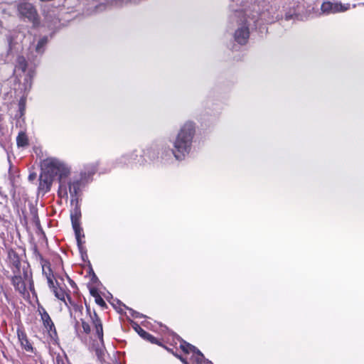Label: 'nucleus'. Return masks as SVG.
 <instances>
[{
    "label": "nucleus",
    "instance_id": "bb28decb",
    "mask_svg": "<svg viewBox=\"0 0 364 364\" xmlns=\"http://www.w3.org/2000/svg\"><path fill=\"white\" fill-rule=\"evenodd\" d=\"M43 274L46 275V277H47V275L49 274V273H51V270L50 269L49 267H45L44 265L43 266Z\"/></svg>",
    "mask_w": 364,
    "mask_h": 364
},
{
    "label": "nucleus",
    "instance_id": "a211bd4d",
    "mask_svg": "<svg viewBox=\"0 0 364 364\" xmlns=\"http://www.w3.org/2000/svg\"><path fill=\"white\" fill-rule=\"evenodd\" d=\"M27 68V62L23 56H18L16 61V69L23 73L26 72Z\"/></svg>",
    "mask_w": 364,
    "mask_h": 364
},
{
    "label": "nucleus",
    "instance_id": "f704fd0d",
    "mask_svg": "<svg viewBox=\"0 0 364 364\" xmlns=\"http://www.w3.org/2000/svg\"><path fill=\"white\" fill-rule=\"evenodd\" d=\"M122 159H124V160H127V156H122Z\"/></svg>",
    "mask_w": 364,
    "mask_h": 364
},
{
    "label": "nucleus",
    "instance_id": "c756f323",
    "mask_svg": "<svg viewBox=\"0 0 364 364\" xmlns=\"http://www.w3.org/2000/svg\"><path fill=\"white\" fill-rule=\"evenodd\" d=\"M56 364H64L63 359L59 356L56 358Z\"/></svg>",
    "mask_w": 364,
    "mask_h": 364
},
{
    "label": "nucleus",
    "instance_id": "412c9836",
    "mask_svg": "<svg viewBox=\"0 0 364 364\" xmlns=\"http://www.w3.org/2000/svg\"><path fill=\"white\" fill-rule=\"evenodd\" d=\"M48 42V38L44 36L41 38L36 46V50L38 53H42L43 51V47Z\"/></svg>",
    "mask_w": 364,
    "mask_h": 364
},
{
    "label": "nucleus",
    "instance_id": "a878e982",
    "mask_svg": "<svg viewBox=\"0 0 364 364\" xmlns=\"http://www.w3.org/2000/svg\"><path fill=\"white\" fill-rule=\"evenodd\" d=\"M95 302L100 305V306H106V304L105 302V301L103 300V299L100 296V295H97L95 296Z\"/></svg>",
    "mask_w": 364,
    "mask_h": 364
},
{
    "label": "nucleus",
    "instance_id": "4468645a",
    "mask_svg": "<svg viewBox=\"0 0 364 364\" xmlns=\"http://www.w3.org/2000/svg\"><path fill=\"white\" fill-rule=\"evenodd\" d=\"M8 257H9V262L12 267V271L13 270H18V271L22 270L23 267H21V263L19 257L15 251L9 250Z\"/></svg>",
    "mask_w": 364,
    "mask_h": 364
},
{
    "label": "nucleus",
    "instance_id": "ddd939ff",
    "mask_svg": "<svg viewBox=\"0 0 364 364\" xmlns=\"http://www.w3.org/2000/svg\"><path fill=\"white\" fill-rule=\"evenodd\" d=\"M67 191L69 192L71 197H76L80 190L81 181L80 179L66 181Z\"/></svg>",
    "mask_w": 364,
    "mask_h": 364
},
{
    "label": "nucleus",
    "instance_id": "c85d7f7f",
    "mask_svg": "<svg viewBox=\"0 0 364 364\" xmlns=\"http://www.w3.org/2000/svg\"><path fill=\"white\" fill-rule=\"evenodd\" d=\"M177 358H178L180 359V360L184 363V364H189L188 363V361L186 360V359L183 358L182 356H180V355H177Z\"/></svg>",
    "mask_w": 364,
    "mask_h": 364
},
{
    "label": "nucleus",
    "instance_id": "cd10ccee",
    "mask_svg": "<svg viewBox=\"0 0 364 364\" xmlns=\"http://www.w3.org/2000/svg\"><path fill=\"white\" fill-rule=\"evenodd\" d=\"M97 170V168L95 165H92L91 166V170L90 171H88V174L90 175V174H93Z\"/></svg>",
    "mask_w": 364,
    "mask_h": 364
},
{
    "label": "nucleus",
    "instance_id": "6ab92c4d",
    "mask_svg": "<svg viewBox=\"0 0 364 364\" xmlns=\"http://www.w3.org/2000/svg\"><path fill=\"white\" fill-rule=\"evenodd\" d=\"M16 143L18 146H25L28 145V138L26 134L21 132L16 137Z\"/></svg>",
    "mask_w": 364,
    "mask_h": 364
},
{
    "label": "nucleus",
    "instance_id": "7ed1b4c3",
    "mask_svg": "<svg viewBox=\"0 0 364 364\" xmlns=\"http://www.w3.org/2000/svg\"><path fill=\"white\" fill-rule=\"evenodd\" d=\"M14 275L11 277V283L19 294L24 295L26 292L27 286L31 291L33 289L32 274L29 266L23 265L22 270H13Z\"/></svg>",
    "mask_w": 364,
    "mask_h": 364
},
{
    "label": "nucleus",
    "instance_id": "aec40b11",
    "mask_svg": "<svg viewBox=\"0 0 364 364\" xmlns=\"http://www.w3.org/2000/svg\"><path fill=\"white\" fill-rule=\"evenodd\" d=\"M80 211L79 208H75L71 213V221L73 225V222H77V224H80Z\"/></svg>",
    "mask_w": 364,
    "mask_h": 364
},
{
    "label": "nucleus",
    "instance_id": "20e7f679",
    "mask_svg": "<svg viewBox=\"0 0 364 364\" xmlns=\"http://www.w3.org/2000/svg\"><path fill=\"white\" fill-rule=\"evenodd\" d=\"M180 348L185 353H191L190 360L196 363V364H213L211 361L206 360L203 354L194 346L183 341L180 345Z\"/></svg>",
    "mask_w": 364,
    "mask_h": 364
},
{
    "label": "nucleus",
    "instance_id": "1a4fd4ad",
    "mask_svg": "<svg viewBox=\"0 0 364 364\" xmlns=\"http://www.w3.org/2000/svg\"><path fill=\"white\" fill-rule=\"evenodd\" d=\"M53 180L54 178L52 176L41 170L39 177L38 191L43 194L48 193L50 190Z\"/></svg>",
    "mask_w": 364,
    "mask_h": 364
},
{
    "label": "nucleus",
    "instance_id": "2eb2a0df",
    "mask_svg": "<svg viewBox=\"0 0 364 364\" xmlns=\"http://www.w3.org/2000/svg\"><path fill=\"white\" fill-rule=\"evenodd\" d=\"M40 314H41V319L43 321L44 326L48 331H52L53 328H54V324H53L49 314L47 313V311L44 309H42V310L40 311Z\"/></svg>",
    "mask_w": 364,
    "mask_h": 364
},
{
    "label": "nucleus",
    "instance_id": "473e14b6",
    "mask_svg": "<svg viewBox=\"0 0 364 364\" xmlns=\"http://www.w3.org/2000/svg\"><path fill=\"white\" fill-rule=\"evenodd\" d=\"M290 18H291L290 16H288V15L286 16V19H289Z\"/></svg>",
    "mask_w": 364,
    "mask_h": 364
},
{
    "label": "nucleus",
    "instance_id": "5701e85b",
    "mask_svg": "<svg viewBox=\"0 0 364 364\" xmlns=\"http://www.w3.org/2000/svg\"><path fill=\"white\" fill-rule=\"evenodd\" d=\"M53 293L60 300L65 301V292L62 289L54 288Z\"/></svg>",
    "mask_w": 364,
    "mask_h": 364
},
{
    "label": "nucleus",
    "instance_id": "6e6552de",
    "mask_svg": "<svg viewBox=\"0 0 364 364\" xmlns=\"http://www.w3.org/2000/svg\"><path fill=\"white\" fill-rule=\"evenodd\" d=\"M90 319L92 320V325L95 328L96 336L99 340L97 341L96 345H93V348H95L97 354H99L104 347L102 324L100 318L95 313L93 316H90Z\"/></svg>",
    "mask_w": 364,
    "mask_h": 364
},
{
    "label": "nucleus",
    "instance_id": "7c9ffc66",
    "mask_svg": "<svg viewBox=\"0 0 364 364\" xmlns=\"http://www.w3.org/2000/svg\"><path fill=\"white\" fill-rule=\"evenodd\" d=\"M90 293H91V294H92L93 296H95V297L97 295H99V294L96 292V291H95V290H93V289H92V290L90 291Z\"/></svg>",
    "mask_w": 364,
    "mask_h": 364
},
{
    "label": "nucleus",
    "instance_id": "f3484780",
    "mask_svg": "<svg viewBox=\"0 0 364 364\" xmlns=\"http://www.w3.org/2000/svg\"><path fill=\"white\" fill-rule=\"evenodd\" d=\"M73 228L75 233L77 246H78L80 250H82V242L81 240V236H82L81 233H82V230L81 229L80 224H77V222H73ZM82 237H84V235H82Z\"/></svg>",
    "mask_w": 364,
    "mask_h": 364
},
{
    "label": "nucleus",
    "instance_id": "72a5a7b5",
    "mask_svg": "<svg viewBox=\"0 0 364 364\" xmlns=\"http://www.w3.org/2000/svg\"><path fill=\"white\" fill-rule=\"evenodd\" d=\"M136 317H141V315L139 313H137Z\"/></svg>",
    "mask_w": 364,
    "mask_h": 364
},
{
    "label": "nucleus",
    "instance_id": "dca6fc26",
    "mask_svg": "<svg viewBox=\"0 0 364 364\" xmlns=\"http://www.w3.org/2000/svg\"><path fill=\"white\" fill-rule=\"evenodd\" d=\"M135 330L139 333V335L144 339H146L152 343H156V338L150 333H149L148 332H146V331H144L143 328H141L139 325H136Z\"/></svg>",
    "mask_w": 364,
    "mask_h": 364
},
{
    "label": "nucleus",
    "instance_id": "9d476101",
    "mask_svg": "<svg viewBox=\"0 0 364 364\" xmlns=\"http://www.w3.org/2000/svg\"><path fill=\"white\" fill-rule=\"evenodd\" d=\"M68 301H69V304H70L69 310H70V316L75 319V328L76 333L80 336V332L78 331V326L80 324V321H78L77 320V318H79L82 315L83 307H82V304H77V303L74 302L69 297H68Z\"/></svg>",
    "mask_w": 364,
    "mask_h": 364
},
{
    "label": "nucleus",
    "instance_id": "0eeeda50",
    "mask_svg": "<svg viewBox=\"0 0 364 364\" xmlns=\"http://www.w3.org/2000/svg\"><path fill=\"white\" fill-rule=\"evenodd\" d=\"M17 9L21 17L27 18L33 23L36 21L38 13L32 4L27 1H21L18 4Z\"/></svg>",
    "mask_w": 364,
    "mask_h": 364
},
{
    "label": "nucleus",
    "instance_id": "b1692460",
    "mask_svg": "<svg viewBox=\"0 0 364 364\" xmlns=\"http://www.w3.org/2000/svg\"><path fill=\"white\" fill-rule=\"evenodd\" d=\"M80 321H81V324H82V327L83 329V332L86 334H89L90 333V325L82 318H80Z\"/></svg>",
    "mask_w": 364,
    "mask_h": 364
},
{
    "label": "nucleus",
    "instance_id": "f03ea898",
    "mask_svg": "<svg viewBox=\"0 0 364 364\" xmlns=\"http://www.w3.org/2000/svg\"><path fill=\"white\" fill-rule=\"evenodd\" d=\"M195 134L193 123L188 122L181 128L170 151L177 160H182L189 154Z\"/></svg>",
    "mask_w": 364,
    "mask_h": 364
},
{
    "label": "nucleus",
    "instance_id": "39448f33",
    "mask_svg": "<svg viewBox=\"0 0 364 364\" xmlns=\"http://www.w3.org/2000/svg\"><path fill=\"white\" fill-rule=\"evenodd\" d=\"M180 348L185 353H191L190 360L196 363V364H213L211 361L206 360L203 354L194 346L183 341L180 345Z\"/></svg>",
    "mask_w": 364,
    "mask_h": 364
},
{
    "label": "nucleus",
    "instance_id": "f8f14e48",
    "mask_svg": "<svg viewBox=\"0 0 364 364\" xmlns=\"http://www.w3.org/2000/svg\"><path fill=\"white\" fill-rule=\"evenodd\" d=\"M17 336L18 341L21 343V346L28 352H33V348L32 345L30 343L27 335L22 328H18Z\"/></svg>",
    "mask_w": 364,
    "mask_h": 364
},
{
    "label": "nucleus",
    "instance_id": "4be33fe9",
    "mask_svg": "<svg viewBox=\"0 0 364 364\" xmlns=\"http://www.w3.org/2000/svg\"><path fill=\"white\" fill-rule=\"evenodd\" d=\"M33 75H34V73H33V70H28V74L26 75V76L25 77V84H26L25 89L26 90L27 88H28V89L31 88V79H32Z\"/></svg>",
    "mask_w": 364,
    "mask_h": 364
},
{
    "label": "nucleus",
    "instance_id": "423d86ee",
    "mask_svg": "<svg viewBox=\"0 0 364 364\" xmlns=\"http://www.w3.org/2000/svg\"><path fill=\"white\" fill-rule=\"evenodd\" d=\"M234 16L240 18L241 22V26L235 33V39L238 43L244 45L247 43L250 35L248 26L246 25V18L242 12L235 13Z\"/></svg>",
    "mask_w": 364,
    "mask_h": 364
},
{
    "label": "nucleus",
    "instance_id": "9b49d317",
    "mask_svg": "<svg viewBox=\"0 0 364 364\" xmlns=\"http://www.w3.org/2000/svg\"><path fill=\"white\" fill-rule=\"evenodd\" d=\"M347 7L339 3H332L331 1H324L321 6V10L323 14H335L347 10Z\"/></svg>",
    "mask_w": 364,
    "mask_h": 364
},
{
    "label": "nucleus",
    "instance_id": "c9c22d12",
    "mask_svg": "<svg viewBox=\"0 0 364 364\" xmlns=\"http://www.w3.org/2000/svg\"><path fill=\"white\" fill-rule=\"evenodd\" d=\"M29 178L31 179L33 178V176L31 175L29 176Z\"/></svg>",
    "mask_w": 364,
    "mask_h": 364
},
{
    "label": "nucleus",
    "instance_id": "393cba45",
    "mask_svg": "<svg viewBox=\"0 0 364 364\" xmlns=\"http://www.w3.org/2000/svg\"><path fill=\"white\" fill-rule=\"evenodd\" d=\"M53 276L52 273H49V274L47 275L46 279H47L49 287L53 289L55 287L54 286V282H53Z\"/></svg>",
    "mask_w": 364,
    "mask_h": 364
},
{
    "label": "nucleus",
    "instance_id": "2f4dec72",
    "mask_svg": "<svg viewBox=\"0 0 364 364\" xmlns=\"http://www.w3.org/2000/svg\"><path fill=\"white\" fill-rule=\"evenodd\" d=\"M8 41H9V46H11V38L10 37H9Z\"/></svg>",
    "mask_w": 364,
    "mask_h": 364
},
{
    "label": "nucleus",
    "instance_id": "f257e3e1",
    "mask_svg": "<svg viewBox=\"0 0 364 364\" xmlns=\"http://www.w3.org/2000/svg\"><path fill=\"white\" fill-rule=\"evenodd\" d=\"M41 170L53 178L58 176V195L60 198H68L66 178L70 173V167L58 158L48 157L41 161Z\"/></svg>",
    "mask_w": 364,
    "mask_h": 364
}]
</instances>
